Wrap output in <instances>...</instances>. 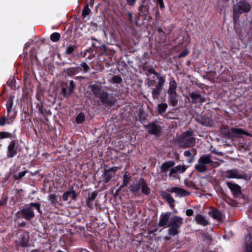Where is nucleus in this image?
I'll return each instance as SVG.
<instances>
[{
	"instance_id": "obj_1",
	"label": "nucleus",
	"mask_w": 252,
	"mask_h": 252,
	"mask_svg": "<svg viewBox=\"0 0 252 252\" xmlns=\"http://www.w3.org/2000/svg\"><path fill=\"white\" fill-rule=\"evenodd\" d=\"M93 93L99 98L101 103L105 105H114L117 101L116 99L112 94H109L107 92L104 91L101 85L96 84L91 85L89 86Z\"/></svg>"
},
{
	"instance_id": "obj_2",
	"label": "nucleus",
	"mask_w": 252,
	"mask_h": 252,
	"mask_svg": "<svg viewBox=\"0 0 252 252\" xmlns=\"http://www.w3.org/2000/svg\"><path fill=\"white\" fill-rule=\"evenodd\" d=\"M183 224V219L182 217L176 215L171 217L168 225V235L173 237L178 235Z\"/></svg>"
},
{
	"instance_id": "obj_3",
	"label": "nucleus",
	"mask_w": 252,
	"mask_h": 252,
	"mask_svg": "<svg viewBox=\"0 0 252 252\" xmlns=\"http://www.w3.org/2000/svg\"><path fill=\"white\" fill-rule=\"evenodd\" d=\"M193 132L188 130L183 133L177 140L179 146L183 148L193 147L196 142L195 138L192 137Z\"/></svg>"
},
{
	"instance_id": "obj_4",
	"label": "nucleus",
	"mask_w": 252,
	"mask_h": 252,
	"mask_svg": "<svg viewBox=\"0 0 252 252\" xmlns=\"http://www.w3.org/2000/svg\"><path fill=\"white\" fill-rule=\"evenodd\" d=\"M211 155H204L200 157L197 163L195 165V169L200 173L205 172L207 170V166H213L214 161L212 160Z\"/></svg>"
},
{
	"instance_id": "obj_5",
	"label": "nucleus",
	"mask_w": 252,
	"mask_h": 252,
	"mask_svg": "<svg viewBox=\"0 0 252 252\" xmlns=\"http://www.w3.org/2000/svg\"><path fill=\"white\" fill-rule=\"evenodd\" d=\"M251 8L249 3L245 0H241L234 5L233 13L234 18L237 17L242 13L248 12Z\"/></svg>"
},
{
	"instance_id": "obj_6",
	"label": "nucleus",
	"mask_w": 252,
	"mask_h": 252,
	"mask_svg": "<svg viewBox=\"0 0 252 252\" xmlns=\"http://www.w3.org/2000/svg\"><path fill=\"white\" fill-rule=\"evenodd\" d=\"M29 240V233L24 230H19L17 233L16 240L15 241L17 246L26 247L28 246Z\"/></svg>"
},
{
	"instance_id": "obj_7",
	"label": "nucleus",
	"mask_w": 252,
	"mask_h": 252,
	"mask_svg": "<svg viewBox=\"0 0 252 252\" xmlns=\"http://www.w3.org/2000/svg\"><path fill=\"white\" fill-rule=\"evenodd\" d=\"M146 129L150 134L159 136L162 131V127L156 123H151L145 126Z\"/></svg>"
},
{
	"instance_id": "obj_8",
	"label": "nucleus",
	"mask_w": 252,
	"mask_h": 252,
	"mask_svg": "<svg viewBox=\"0 0 252 252\" xmlns=\"http://www.w3.org/2000/svg\"><path fill=\"white\" fill-rule=\"evenodd\" d=\"M225 177L227 179H246L247 175L244 172L237 169L229 170L225 172Z\"/></svg>"
},
{
	"instance_id": "obj_9",
	"label": "nucleus",
	"mask_w": 252,
	"mask_h": 252,
	"mask_svg": "<svg viewBox=\"0 0 252 252\" xmlns=\"http://www.w3.org/2000/svg\"><path fill=\"white\" fill-rule=\"evenodd\" d=\"M23 215V218L27 220H30L34 216V212L31 207L23 208L21 211L17 213L16 216L17 218H20L21 215Z\"/></svg>"
},
{
	"instance_id": "obj_10",
	"label": "nucleus",
	"mask_w": 252,
	"mask_h": 252,
	"mask_svg": "<svg viewBox=\"0 0 252 252\" xmlns=\"http://www.w3.org/2000/svg\"><path fill=\"white\" fill-rule=\"evenodd\" d=\"M17 142L15 140H12L9 143L7 152V157L11 158L14 157L17 154V147L16 146Z\"/></svg>"
},
{
	"instance_id": "obj_11",
	"label": "nucleus",
	"mask_w": 252,
	"mask_h": 252,
	"mask_svg": "<svg viewBox=\"0 0 252 252\" xmlns=\"http://www.w3.org/2000/svg\"><path fill=\"white\" fill-rule=\"evenodd\" d=\"M165 80H161L158 81V84L155 88H153L152 91V96L154 99H158L161 92L162 87L164 84Z\"/></svg>"
},
{
	"instance_id": "obj_12",
	"label": "nucleus",
	"mask_w": 252,
	"mask_h": 252,
	"mask_svg": "<svg viewBox=\"0 0 252 252\" xmlns=\"http://www.w3.org/2000/svg\"><path fill=\"white\" fill-rule=\"evenodd\" d=\"M171 212H167L165 213H162L160 215V219L158 223L159 227H165L168 225L169 221L170 220V216Z\"/></svg>"
},
{
	"instance_id": "obj_13",
	"label": "nucleus",
	"mask_w": 252,
	"mask_h": 252,
	"mask_svg": "<svg viewBox=\"0 0 252 252\" xmlns=\"http://www.w3.org/2000/svg\"><path fill=\"white\" fill-rule=\"evenodd\" d=\"M192 103H203L205 101V98L197 92H193L190 94Z\"/></svg>"
},
{
	"instance_id": "obj_14",
	"label": "nucleus",
	"mask_w": 252,
	"mask_h": 252,
	"mask_svg": "<svg viewBox=\"0 0 252 252\" xmlns=\"http://www.w3.org/2000/svg\"><path fill=\"white\" fill-rule=\"evenodd\" d=\"M240 134L248 135L249 133L241 128H232L230 129L228 133V137L231 138L235 137Z\"/></svg>"
},
{
	"instance_id": "obj_15",
	"label": "nucleus",
	"mask_w": 252,
	"mask_h": 252,
	"mask_svg": "<svg viewBox=\"0 0 252 252\" xmlns=\"http://www.w3.org/2000/svg\"><path fill=\"white\" fill-rule=\"evenodd\" d=\"M187 169V167L185 165H178L175 167L172 168L170 170L168 176L169 177H172L174 174L177 173H184Z\"/></svg>"
},
{
	"instance_id": "obj_16",
	"label": "nucleus",
	"mask_w": 252,
	"mask_h": 252,
	"mask_svg": "<svg viewBox=\"0 0 252 252\" xmlns=\"http://www.w3.org/2000/svg\"><path fill=\"white\" fill-rule=\"evenodd\" d=\"M170 191L172 193H175L177 195L180 197L187 196L189 194V192L179 187H173L171 189Z\"/></svg>"
},
{
	"instance_id": "obj_17",
	"label": "nucleus",
	"mask_w": 252,
	"mask_h": 252,
	"mask_svg": "<svg viewBox=\"0 0 252 252\" xmlns=\"http://www.w3.org/2000/svg\"><path fill=\"white\" fill-rule=\"evenodd\" d=\"M174 165L175 162L172 160L163 162L160 166V172L165 174Z\"/></svg>"
},
{
	"instance_id": "obj_18",
	"label": "nucleus",
	"mask_w": 252,
	"mask_h": 252,
	"mask_svg": "<svg viewBox=\"0 0 252 252\" xmlns=\"http://www.w3.org/2000/svg\"><path fill=\"white\" fill-rule=\"evenodd\" d=\"M226 185L234 195H238L241 192V188L237 184L227 182Z\"/></svg>"
},
{
	"instance_id": "obj_19",
	"label": "nucleus",
	"mask_w": 252,
	"mask_h": 252,
	"mask_svg": "<svg viewBox=\"0 0 252 252\" xmlns=\"http://www.w3.org/2000/svg\"><path fill=\"white\" fill-rule=\"evenodd\" d=\"M114 176V174L112 173L108 169L105 170L102 175V182L106 184Z\"/></svg>"
},
{
	"instance_id": "obj_20",
	"label": "nucleus",
	"mask_w": 252,
	"mask_h": 252,
	"mask_svg": "<svg viewBox=\"0 0 252 252\" xmlns=\"http://www.w3.org/2000/svg\"><path fill=\"white\" fill-rule=\"evenodd\" d=\"M168 94L169 103L172 106H176L178 102L177 93H168Z\"/></svg>"
},
{
	"instance_id": "obj_21",
	"label": "nucleus",
	"mask_w": 252,
	"mask_h": 252,
	"mask_svg": "<svg viewBox=\"0 0 252 252\" xmlns=\"http://www.w3.org/2000/svg\"><path fill=\"white\" fill-rule=\"evenodd\" d=\"M140 183L141 184V188L142 192L145 195H149L150 193V189L148 187L144 179L140 178Z\"/></svg>"
},
{
	"instance_id": "obj_22",
	"label": "nucleus",
	"mask_w": 252,
	"mask_h": 252,
	"mask_svg": "<svg viewBox=\"0 0 252 252\" xmlns=\"http://www.w3.org/2000/svg\"><path fill=\"white\" fill-rule=\"evenodd\" d=\"M194 220L197 223L203 226H206L209 224V222L206 218L199 214L195 216Z\"/></svg>"
},
{
	"instance_id": "obj_23",
	"label": "nucleus",
	"mask_w": 252,
	"mask_h": 252,
	"mask_svg": "<svg viewBox=\"0 0 252 252\" xmlns=\"http://www.w3.org/2000/svg\"><path fill=\"white\" fill-rule=\"evenodd\" d=\"M141 187V184L140 183V179L136 182H133L129 187V190L135 194L137 192Z\"/></svg>"
},
{
	"instance_id": "obj_24",
	"label": "nucleus",
	"mask_w": 252,
	"mask_h": 252,
	"mask_svg": "<svg viewBox=\"0 0 252 252\" xmlns=\"http://www.w3.org/2000/svg\"><path fill=\"white\" fill-rule=\"evenodd\" d=\"M169 84V88L167 91V93H177L176 89L177 88V84L175 80L171 79Z\"/></svg>"
},
{
	"instance_id": "obj_25",
	"label": "nucleus",
	"mask_w": 252,
	"mask_h": 252,
	"mask_svg": "<svg viewBox=\"0 0 252 252\" xmlns=\"http://www.w3.org/2000/svg\"><path fill=\"white\" fill-rule=\"evenodd\" d=\"M131 180V176L129 173L126 172L123 176V184L121 185V189L126 187Z\"/></svg>"
},
{
	"instance_id": "obj_26",
	"label": "nucleus",
	"mask_w": 252,
	"mask_h": 252,
	"mask_svg": "<svg viewBox=\"0 0 252 252\" xmlns=\"http://www.w3.org/2000/svg\"><path fill=\"white\" fill-rule=\"evenodd\" d=\"M246 252H252V233L247 238L246 242Z\"/></svg>"
},
{
	"instance_id": "obj_27",
	"label": "nucleus",
	"mask_w": 252,
	"mask_h": 252,
	"mask_svg": "<svg viewBox=\"0 0 252 252\" xmlns=\"http://www.w3.org/2000/svg\"><path fill=\"white\" fill-rule=\"evenodd\" d=\"M212 217L213 218L219 220H220L222 219L221 213L218 210H214L213 211Z\"/></svg>"
},
{
	"instance_id": "obj_28",
	"label": "nucleus",
	"mask_w": 252,
	"mask_h": 252,
	"mask_svg": "<svg viewBox=\"0 0 252 252\" xmlns=\"http://www.w3.org/2000/svg\"><path fill=\"white\" fill-rule=\"evenodd\" d=\"M76 49L77 46L76 45H69L66 48L64 53L66 55H71Z\"/></svg>"
},
{
	"instance_id": "obj_29",
	"label": "nucleus",
	"mask_w": 252,
	"mask_h": 252,
	"mask_svg": "<svg viewBox=\"0 0 252 252\" xmlns=\"http://www.w3.org/2000/svg\"><path fill=\"white\" fill-rule=\"evenodd\" d=\"M167 104L166 103H161L158 105V112L159 114H161L165 112L167 108Z\"/></svg>"
},
{
	"instance_id": "obj_30",
	"label": "nucleus",
	"mask_w": 252,
	"mask_h": 252,
	"mask_svg": "<svg viewBox=\"0 0 252 252\" xmlns=\"http://www.w3.org/2000/svg\"><path fill=\"white\" fill-rule=\"evenodd\" d=\"M148 71L150 74H153L157 76L158 81L164 79L163 77H162L158 73H157L154 68H150L148 69Z\"/></svg>"
},
{
	"instance_id": "obj_31",
	"label": "nucleus",
	"mask_w": 252,
	"mask_h": 252,
	"mask_svg": "<svg viewBox=\"0 0 252 252\" xmlns=\"http://www.w3.org/2000/svg\"><path fill=\"white\" fill-rule=\"evenodd\" d=\"M48 199L50 200L51 203L53 205H56L58 203L57 196L55 194H50L48 196Z\"/></svg>"
},
{
	"instance_id": "obj_32",
	"label": "nucleus",
	"mask_w": 252,
	"mask_h": 252,
	"mask_svg": "<svg viewBox=\"0 0 252 252\" xmlns=\"http://www.w3.org/2000/svg\"><path fill=\"white\" fill-rule=\"evenodd\" d=\"M50 39L53 42H57L60 39V34L58 32H54L50 35Z\"/></svg>"
},
{
	"instance_id": "obj_33",
	"label": "nucleus",
	"mask_w": 252,
	"mask_h": 252,
	"mask_svg": "<svg viewBox=\"0 0 252 252\" xmlns=\"http://www.w3.org/2000/svg\"><path fill=\"white\" fill-rule=\"evenodd\" d=\"M85 121V115L83 113H80L77 116L76 122L77 124H82Z\"/></svg>"
},
{
	"instance_id": "obj_34",
	"label": "nucleus",
	"mask_w": 252,
	"mask_h": 252,
	"mask_svg": "<svg viewBox=\"0 0 252 252\" xmlns=\"http://www.w3.org/2000/svg\"><path fill=\"white\" fill-rule=\"evenodd\" d=\"M122 82V79L119 76H114L112 78V83L120 84Z\"/></svg>"
},
{
	"instance_id": "obj_35",
	"label": "nucleus",
	"mask_w": 252,
	"mask_h": 252,
	"mask_svg": "<svg viewBox=\"0 0 252 252\" xmlns=\"http://www.w3.org/2000/svg\"><path fill=\"white\" fill-rule=\"evenodd\" d=\"M27 172V171H24L21 172H19L17 175H14V178L15 180H20L22 178H23L26 173Z\"/></svg>"
},
{
	"instance_id": "obj_36",
	"label": "nucleus",
	"mask_w": 252,
	"mask_h": 252,
	"mask_svg": "<svg viewBox=\"0 0 252 252\" xmlns=\"http://www.w3.org/2000/svg\"><path fill=\"white\" fill-rule=\"evenodd\" d=\"M90 12V10L89 8L88 4L85 5L82 10V15L84 17H86L87 15H89Z\"/></svg>"
},
{
	"instance_id": "obj_37",
	"label": "nucleus",
	"mask_w": 252,
	"mask_h": 252,
	"mask_svg": "<svg viewBox=\"0 0 252 252\" xmlns=\"http://www.w3.org/2000/svg\"><path fill=\"white\" fill-rule=\"evenodd\" d=\"M12 135L11 133L7 132H0V138L3 139L5 138L11 137Z\"/></svg>"
},
{
	"instance_id": "obj_38",
	"label": "nucleus",
	"mask_w": 252,
	"mask_h": 252,
	"mask_svg": "<svg viewBox=\"0 0 252 252\" xmlns=\"http://www.w3.org/2000/svg\"><path fill=\"white\" fill-rule=\"evenodd\" d=\"M31 207H35L39 213H41V210L40 209V204L38 203H31L30 204Z\"/></svg>"
},
{
	"instance_id": "obj_39",
	"label": "nucleus",
	"mask_w": 252,
	"mask_h": 252,
	"mask_svg": "<svg viewBox=\"0 0 252 252\" xmlns=\"http://www.w3.org/2000/svg\"><path fill=\"white\" fill-rule=\"evenodd\" d=\"M81 66L84 72H88L90 70V68L89 66L85 63H81Z\"/></svg>"
},
{
	"instance_id": "obj_40",
	"label": "nucleus",
	"mask_w": 252,
	"mask_h": 252,
	"mask_svg": "<svg viewBox=\"0 0 252 252\" xmlns=\"http://www.w3.org/2000/svg\"><path fill=\"white\" fill-rule=\"evenodd\" d=\"M97 192L96 191L93 192L91 194L89 195L88 203L89 201H93L97 196Z\"/></svg>"
},
{
	"instance_id": "obj_41",
	"label": "nucleus",
	"mask_w": 252,
	"mask_h": 252,
	"mask_svg": "<svg viewBox=\"0 0 252 252\" xmlns=\"http://www.w3.org/2000/svg\"><path fill=\"white\" fill-rule=\"evenodd\" d=\"M168 204H169L171 208H173L174 207V203L175 202V200L174 198L171 196L170 198H169L168 200H166Z\"/></svg>"
},
{
	"instance_id": "obj_42",
	"label": "nucleus",
	"mask_w": 252,
	"mask_h": 252,
	"mask_svg": "<svg viewBox=\"0 0 252 252\" xmlns=\"http://www.w3.org/2000/svg\"><path fill=\"white\" fill-rule=\"evenodd\" d=\"M70 196V192L66 191L63 195V201H66L68 200V197Z\"/></svg>"
},
{
	"instance_id": "obj_43",
	"label": "nucleus",
	"mask_w": 252,
	"mask_h": 252,
	"mask_svg": "<svg viewBox=\"0 0 252 252\" xmlns=\"http://www.w3.org/2000/svg\"><path fill=\"white\" fill-rule=\"evenodd\" d=\"M161 195L162 196L163 198H164L166 200L171 197V195L169 193L164 191L161 193Z\"/></svg>"
},
{
	"instance_id": "obj_44",
	"label": "nucleus",
	"mask_w": 252,
	"mask_h": 252,
	"mask_svg": "<svg viewBox=\"0 0 252 252\" xmlns=\"http://www.w3.org/2000/svg\"><path fill=\"white\" fill-rule=\"evenodd\" d=\"M66 72L69 75H70V76L73 75L76 73L75 68H70L67 69Z\"/></svg>"
},
{
	"instance_id": "obj_45",
	"label": "nucleus",
	"mask_w": 252,
	"mask_h": 252,
	"mask_svg": "<svg viewBox=\"0 0 252 252\" xmlns=\"http://www.w3.org/2000/svg\"><path fill=\"white\" fill-rule=\"evenodd\" d=\"M13 106V100H11L10 101L7 103V112L9 113L11 111L12 107Z\"/></svg>"
},
{
	"instance_id": "obj_46",
	"label": "nucleus",
	"mask_w": 252,
	"mask_h": 252,
	"mask_svg": "<svg viewBox=\"0 0 252 252\" xmlns=\"http://www.w3.org/2000/svg\"><path fill=\"white\" fill-rule=\"evenodd\" d=\"M75 87V83L73 80H71L69 82V89L71 92H72L74 89Z\"/></svg>"
},
{
	"instance_id": "obj_47",
	"label": "nucleus",
	"mask_w": 252,
	"mask_h": 252,
	"mask_svg": "<svg viewBox=\"0 0 252 252\" xmlns=\"http://www.w3.org/2000/svg\"><path fill=\"white\" fill-rule=\"evenodd\" d=\"M7 121L5 117H3L0 119V126H3L7 123Z\"/></svg>"
},
{
	"instance_id": "obj_48",
	"label": "nucleus",
	"mask_w": 252,
	"mask_h": 252,
	"mask_svg": "<svg viewBox=\"0 0 252 252\" xmlns=\"http://www.w3.org/2000/svg\"><path fill=\"white\" fill-rule=\"evenodd\" d=\"M189 53V51L188 50H186L183 52L180 53L179 55V58H183L186 56Z\"/></svg>"
},
{
	"instance_id": "obj_49",
	"label": "nucleus",
	"mask_w": 252,
	"mask_h": 252,
	"mask_svg": "<svg viewBox=\"0 0 252 252\" xmlns=\"http://www.w3.org/2000/svg\"><path fill=\"white\" fill-rule=\"evenodd\" d=\"M120 169V168L117 167V166H114V167H113L112 168H111L110 169H108L110 172H111L112 173H114V176L115 175V173L116 172V171Z\"/></svg>"
},
{
	"instance_id": "obj_50",
	"label": "nucleus",
	"mask_w": 252,
	"mask_h": 252,
	"mask_svg": "<svg viewBox=\"0 0 252 252\" xmlns=\"http://www.w3.org/2000/svg\"><path fill=\"white\" fill-rule=\"evenodd\" d=\"M193 211L191 209H187L186 211V214L188 216H191L193 215Z\"/></svg>"
},
{
	"instance_id": "obj_51",
	"label": "nucleus",
	"mask_w": 252,
	"mask_h": 252,
	"mask_svg": "<svg viewBox=\"0 0 252 252\" xmlns=\"http://www.w3.org/2000/svg\"><path fill=\"white\" fill-rule=\"evenodd\" d=\"M202 120H204L203 119H202ZM206 120H208V122H205L204 121H201L200 122V123L203 125H205V126H211V124H210V119L208 118V119H206Z\"/></svg>"
},
{
	"instance_id": "obj_52",
	"label": "nucleus",
	"mask_w": 252,
	"mask_h": 252,
	"mask_svg": "<svg viewBox=\"0 0 252 252\" xmlns=\"http://www.w3.org/2000/svg\"><path fill=\"white\" fill-rule=\"evenodd\" d=\"M127 4L130 6H133L136 2V0H126Z\"/></svg>"
},
{
	"instance_id": "obj_53",
	"label": "nucleus",
	"mask_w": 252,
	"mask_h": 252,
	"mask_svg": "<svg viewBox=\"0 0 252 252\" xmlns=\"http://www.w3.org/2000/svg\"><path fill=\"white\" fill-rule=\"evenodd\" d=\"M70 196L72 197V199L75 200L76 198V195L74 190L70 191Z\"/></svg>"
},
{
	"instance_id": "obj_54",
	"label": "nucleus",
	"mask_w": 252,
	"mask_h": 252,
	"mask_svg": "<svg viewBox=\"0 0 252 252\" xmlns=\"http://www.w3.org/2000/svg\"><path fill=\"white\" fill-rule=\"evenodd\" d=\"M184 156L185 157H189L191 155L190 152L189 151V150L185 151L184 152Z\"/></svg>"
},
{
	"instance_id": "obj_55",
	"label": "nucleus",
	"mask_w": 252,
	"mask_h": 252,
	"mask_svg": "<svg viewBox=\"0 0 252 252\" xmlns=\"http://www.w3.org/2000/svg\"><path fill=\"white\" fill-rule=\"evenodd\" d=\"M14 119V117H10L8 119V121L7 122V124H10L13 123V120Z\"/></svg>"
},
{
	"instance_id": "obj_56",
	"label": "nucleus",
	"mask_w": 252,
	"mask_h": 252,
	"mask_svg": "<svg viewBox=\"0 0 252 252\" xmlns=\"http://www.w3.org/2000/svg\"><path fill=\"white\" fill-rule=\"evenodd\" d=\"M204 238L207 242H210L211 241V238L210 236L205 235Z\"/></svg>"
},
{
	"instance_id": "obj_57",
	"label": "nucleus",
	"mask_w": 252,
	"mask_h": 252,
	"mask_svg": "<svg viewBox=\"0 0 252 252\" xmlns=\"http://www.w3.org/2000/svg\"><path fill=\"white\" fill-rule=\"evenodd\" d=\"M155 83V81H151L150 82H149L148 83V85L149 86H153V85H154Z\"/></svg>"
},
{
	"instance_id": "obj_58",
	"label": "nucleus",
	"mask_w": 252,
	"mask_h": 252,
	"mask_svg": "<svg viewBox=\"0 0 252 252\" xmlns=\"http://www.w3.org/2000/svg\"><path fill=\"white\" fill-rule=\"evenodd\" d=\"M62 92L63 95H65L66 92V89L65 88H63L62 90Z\"/></svg>"
},
{
	"instance_id": "obj_59",
	"label": "nucleus",
	"mask_w": 252,
	"mask_h": 252,
	"mask_svg": "<svg viewBox=\"0 0 252 252\" xmlns=\"http://www.w3.org/2000/svg\"><path fill=\"white\" fill-rule=\"evenodd\" d=\"M158 2H159V5H160V6L161 7H163V3L162 0H158Z\"/></svg>"
},
{
	"instance_id": "obj_60",
	"label": "nucleus",
	"mask_w": 252,
	"mask_h": 252,
	"mask_svg": "<svg viewBox=\"0 0 252 252\" xmlns=\"http://www.w3.org/2000/svg\"><path fill=\"white\" fill-rule=\"evenodd\" d=\"M39 111L42 114H44L43 111L42 110V107H40L38 109Z\"/></svg>"
},
{
	"instance_id": "obj_61",
	"label": "nucleus",
	"mask_w": 252,
	"mask_h": 252,
	"mask_svg": "<svg viewBox=\"0 0 252 252\" xmlns=\"http://www.w3.org/2000/svg\"><path fill=\"white\" fill-rule=\"evenodd\" d=\"M26 225V223L25 222H21L20 224V226H24Z\"/></svg>"
},
{
	"instance_id": "obj_62",
	"label": "nucleus",
	"mask_w": 252,
	"mask_h": 252,
	"mask_svg": "<svg viewBox=\"0 0 252 252\" xmlns=\"http://www.w3.org/2000/svg\"><path fill=\"white\" fill-rule=\"evenodd\" d=\"M91 201H89V202L88 203V200H87V203L89 207H91V203H90V202H91Z\"/></svg>"
},
{
	"instance_id": "obj_63",
	"label": "nucleus",
	"mask_w": 252,
	"mask_h": 252,
	"mask_svg": "<svg viewBox=\"0 0 252 252\" xmlns=\"http://www.w3.org/2000/svg\"><path fill=\"white\" fill-rule=\"evenodd\" d=\"M122 189H121V186L120 187V188L117 190V192H119Z\"/></svg>"
},
{
	"instance_id": "obj_64",
	"label": "nucleus",
	"mask_w": 252,
	"mask_h": 252,
	"mask_svg": "<svg viewBox=\"0 0 252 252\" xmlns=\"http://www.w3.org/2000/svg\"><path fill=\"white\" fill-rule=\"evenodd\" d=\"M169 239H170V237H166L165 238V240H169Z\"/></svg>"
}]
</instances>
